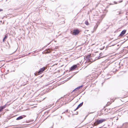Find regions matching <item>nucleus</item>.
I'll list each match as a JSON object with an SVG mask.
<instances>
[{
    "label": "nucleus",
    "instance_id": "9b49d317",
    "mask_svg": "<svg viewBox=\"0 0 128 128\" xmlns=\"http://www.w3.org/2000/svg\"><path fill=\"white\" fill-rule=\"evenodd\" d=\"M45 68V67H43L42 68L40 69V73L44 71Z\"/></svg>",
    "mask_w": 128,
    "mask_h": 128
},
{
    "label": "nucleus",
    "instance_id": "f3484780",
    "mask_svg": "<svg viewBox=\"0 0 128 128\" xmlns=\"http://www.w3.org/2000/svg\"><path fill=\"white\" fill-rule=\"evenodd\" d=\"M3 10L2 9H0V12H1Z\"/></svg>",
    "mask_w": 128,
    "mask_h": 128
},
{
    "label": "nucleus",
    "instance_id": "1a4fd4ad",
    "mask_svg": "<svg viewBox=\"0 0 128 128\" xmlns=\"http://www.w3.org/2000/svg\"><path fill=\"white\" fill-rule=\"evenodd\" d=\"M4 108L2 106H0V112H2Z\"/></svg>",
    "mask_w": 128,
    "mask_h": 128
},
{
    "label": "nucleus",
    "instance_id": "9d476101",
    "mask_svg": "<svg viewBox=\"0 0 128 128\" xmlns=\"http://www.w3.org/2000/svg\"><path fill=\"white\" fill-rule=\"evenodd\" d=\"M82 104V103H81L80 104H79L77 108H76V109H78V108H79L80 107V106H81Z\"/></svg>",
    "mask_w": 128,
    "mask_h": 128
},
{
    "label": "nucleus",
    "instance_id": "423d86ee",
    "mask_svg": "<svg viewBox=\"0 0 128 128\" xmlns=\"http://www.w3.org/2000/svg\"><path fill=\"white\" fill-rule=\"evenodd\" d=\"M51 52L50 50H49V49H48V50H46L44 52H43V53H50V52Z\"/></svg>",
    "mask_w": 128,
    "mask_h": 128
},
{
    "label": "nucleus",
    "instance_id": "f03ea898",
    "mask_svg": "<svg viewBox=\"0 0 128 128\" xmlns=\"http://www.w3.org/2000/svg\"><path fill=\"white\" fill-rule=\"evenodd\" d=\"M80 31L77 30H73L72 34L74 35H76L78 34L79 33Z\"/></svg>",
    "mask_w": 128,
    "mask_h": 128
},
{
    "label": "nucleus",
    "instance_id": "7ed1b4c3",
    "mask_svg": "<svg viewBox=\"0 0 128 128\" xmlns=\"http://www.w3.org/2000/svg\"><path fill=\"white\" fill-rule=\"evenodd\" d=\"M26 116L25 115H22L19 116V117L17 118L16 120H19L22 119L23 118L26 117Z\"/></svg>",
    "mask_w": 128,
    "mask_h": 128
},
{
    "label": "nucleus",
    "instance_id": "dca6fc26",
    "mask_svg": "<svg viewBox=\"0 0 128 128\" xmlns=\"http://www.w3.org/2000/svg\"><path fill=\"white\" fill-rule=\"evenodd\" d=\"M15 69H14V70L13 71L11 70V71H10V72H12V71L14 72L15 71Z\"/></svg>",
    "mask_w": 128,
    "mask_h": 128
},
{
    "label": "nucleus",
    "instance_id": "20e7f679",
    "mask_svg": "<svg viewBox=\"0 0 128 128\" xmlns=\"http://www.w3.org/2000/svg\"><path fill=\"white\" fill-rule=\"evenodd\" d=\"M126 30H123L121 33L120 35L121 36H123L125 33Z\"/></svg>",
    "mask_w": 128,
    "mask_h": 128
},
{
    "label": "nucleus",
    "instance_id": "ddd939ff",
    "mask_svg": "<svg viewBox=\"0 0 128 128\" xmlns=\"http://www.w3.org/2000/svg\"><path fill=\"white\" fill-rule=\"evenodd\" d=\"M85 23L87 25H88L89 24L88 22L87 21H86L85 22Z\"/></svg>",
    "mask_w": 128,
    "mask_h": 128
},
{
    "label": "nucleus",
    "instance_id": "0eeeda50",
    "mask_svg": "<svg viewBox=\"0 0 128 128\" xmlns=\"http://www.w3.org/2000/svg\"><path fill=\"white\" fill-rule=\"evenodd\" d=\"M34 75L36 76H37L38 75L40 74V69L38 72H36L34 73Z\"/></svg>",
    "mask_w": 128,
    "mask_h": 128
},
{
    "label": "nucleus",
    "instance_id": "f257e3e1",
    "mask_svg": "<svg viewBox=\"0 0 128 128\" xmlns=\"http://www.w3.org/2000/svg\"><path fill=\"white\" fill-rule=\"evenodd\" d=\"M105 120H106L105 119H102L100 120H97L94 123V125L96 126L98 124L102 123Z\"/></svg>",
    "mask_w": 128,
    "mask_h": 128
},
{
    "label": "nucleus",
    "instance_id": "a211bd4d",
    "mask_svg": "<svg viewBox=\"0 0 128 128\" xmlns=\"http://www.w3.org/2000/svg\"><path fill=\"white\" fill-rule=\"evenodd\" d=\"M30 54V53H28V55H29V54Z\"/></svg>",
    "mask_w": 128,
    "mask_h": 128
},
{
    "label": "nucleus",
    "instance_id": "6e6552de",
    "mask_svg": "<svg viewBox=\"0 0 128 128\" xmlns=\"http://www.w3.org/2000/svg\"><path fill=\"white\" fill-rule=\"evenodd\" d=\"M8 36L6 34L5 36L4 37V38L3 39V42H4V41L7 38Z\"/></svg>",
    "mask_w": 128,
    "mask_h": 128
},
{
    "label": "nucleus",
    "instance_id": "4468645a",
    "mask_svg": "<svg viewBox=\"0 0 128 128\" xmlns=\"http://www.w3.org/2000/svg\"><path fill=\"white\" fill-rule=\"evenodd\" d=\"M82 86H80L78 88H76L75 89H74V91H75L76 89H79L81 87H82Z\"/></svg>",
    "mask_w": 128,
    "mask_h": 128
},
{
    "label": "nucleus",
    "instance_id": "f8f14e48",
    "mask_svg": "<svg viewBox=\"0 0 128 128\" xmlns=\"http://www.w3.org/2000/svg\"><path fill=\"white\" fill-rule=\"evenodd\" d=\"M96 56H95L96 58H95V59L94 60V61L95 60H98V59H99L100 58L99 57H97V56L96 57Z\"/></svg>",
    "mask_w": 128,
    "mask_h": 128
},
{
    "label": "nucleus",
    "instance_id": "39448f33",
    "mask_svg": "<svg viewBox=\"0 0 128 128\" xmlns=\"http://www.w3.org/2000/svg\"><path fill=\"white\" fill-rule=\"evenodd\" d=\"M77 66L76 65H74L71 67V68H70L71 70H73L74 69L76 68H77Z\"/></svg>",
    "mask_w": 128,
    "mask_h": 128
},
{
    "label": "nucleus",
    "instance_id": "2eb2a0df",
    "mask_svg": "<svg viewBox=\"0 0 128 128\" xmlns=\"http://www.w3.org/2000/svg\"><path fill=\"white\" fill-rule=\"evenodd\" d=\"M6 105H7V104H6L5 105H4V106H2L4 108H5L6 106Z\"/></svg>",
    "mask_w": 128,
    "mask_h": 128
}]
</instances>
